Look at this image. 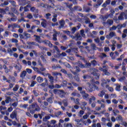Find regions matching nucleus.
<instances>
[{
  "instance_id": "1",
  "label": "nucleus",
  "mask_w": 127,
  "mask_h": 127,
  "mask_svg": "<svg viewBox=\"0 0 127 127\" xmlns=\"http://www.w3.org/2000/svg\"><path fill=\"white\" fill-rule=\"evenodd\" d=\"M27 109L28 111H30L31 109H35V111L36 112H39V111H40V107H39V106L35 102H34L32 105H30Z\"/></svg>"
},
{
  "instance_id": "2",
  "label": "nucleus",
  "mask_w": 127,
  "mask_h": 127,
  "mask_svg": "<svg viewBox=\"0 0 127 127\" xmlns=\"http://www.w3.org/2000/svg\"><path fill=\"white\" fill-rule=\"evenodd\" d=\"M87 87L85 88L86 91L90 92V93H92L94 90L93 89V87L91 86V83L90 82H87Z\"/></svg>"
},
{
  "instance_id": "3",
  "label": "nucleus",
  "mask_w": 127,
  "mask_h": 127,
  "mask_svg": "<svg viewBox=\"0 0 127 127\" xmlns=\"http://www.w3.org/2000/svg\"><path fill=\"white\" fill-rule=\"evenodd\" d=\"M10 118L12 119H15V120H17V111L16 110L13 111L10 115Z\"/></svg>"
},
{
  "instance_id": "4",
  "label": "nucleus",
  "mask_w": 127,
  "mask_h": 127,
  "mask_svg": "<svg viewBox=\"0 0 127 127\" xmlns=\"http://www.w3.org/2000/svg\"><path fill=\"white\" fill-rule=\"evenodd\" d=\"M80 93L81 94V96L84 100H87V99H88L89 97V94H88V93H86L85 91H81Z\"/></svg>"
},
{
  "instance_id": "5",
  "label": "nucleus",
  "mask_w": 127,
  "mask_h": 127,
  "mask_svg": "<svg viewBox=\"0 0 127 127\" xmlns=\"http://www.w3.org/2000/svg\"><path fill=\"white\" fill-rule=\"evenodd\" d=\"M75 65H77V66L79 67V68H81V69L85 68V64H83V63L80 61H78L77 62L75 63Z\"/></svg>"
},
{
  "instance_id": "6",
  "label": "nucleus",
  "mask_w": 127,
  "mask_h": 127,
  "mask_svg": "<svg viewBox=\"0 0 127 127\" xmlns=\"http://www.w3.org/2000/svg\"><path fill=\"white\" fill-rule=\"evenodd\" d=\"M32 68L35 71V72H37L38 74H41V75H44V73L41 71L39 68L35 66H31Z\"/></svg>"
},
{
  "instance_id": "7",
  "label": "nucleus",
  "mask_w": 127,
  "mask_h": 127,
  "mask_svg": "<svg viewBox=\"0 0 127 127\" xmlns=\"http://www.w3.org/2000/svg\"><path fill=\"white\" fill-rule=\"evenodd\" d=\"M83 10L85 11V12H90V11L92 10V8L88 6L84 5L83 6Z\"/></svg>"
},
{
  "instance_id": "8",
  "label": "nucleus",
  "mask_w": 127,
  "mask_h": 127,
  "mask_svg": "<svg viewBox=\"0 0 127 127\" xmlns=\"http://www.w3.org/2000/svg\"><path fill=\"white\" fill-rule=\"evenodd\" d=\"M77 48H71L70 49L67 50L65 52L66 53H68L69 55H71V53H72V52H74V51H77Z\"/></svg>"
},
{
  "instance_id": "9",
  "label": "nucleus",
  "mask_w": 127,
  "mask_h": 127,
  "mask_svg": "<svg viewBox=\"0 0 127 127\" xmlns=\"http://www.w3.org/2000/svg\"><path fill=\"white\" fill-rule=\"evenodd\" d=\"M112 15V14H107L105 15H102L101 16V19H102V20H103L104 21H106V20H107V19H108V18H109V17H111Z\"/></svg>"
},
{
  "instance_id": "10",
  "label": "nucleus",
  "mask_w": 127,
  "mask_h": 127,
  "mask_svg": "<svg viewBox=\"0 0 127 127\" xmlns=\"http://www.w3.org/2000/svg\"><path fill=\"white\" fill-rule=\"evenodd\" d=\"M104 1V0H97V4H95L94 5V7H96V8H98L102 3H103Z\"/></svg>"
},
{
  "instance_id": "11",
  "label": "nucleus",
  "mask_w": 127,
  "mask_h": 127,
  "mask_svg": "<svg viewBox=\"0 0 127 127\" xmlns=\"http://www.w3.org/2000/svg\"><path fill=\"white\" fill-rule=\"evenodd\" d=\"M54 33L53 35V40L54 41H57V35L58 34V32L56 31V30H54Z\"/></svg>"
},
{
  "instance_id": "12",
  "label": "nucleus",
  "mask_w": 127,
  "mask_h": 127,
  "mask_svg": "<svg viewBox=\"0 0 127 127\" xmlns=\"http://www.w3.org/2000/svg\"><path fill=\"white\" fill-rule=\"evenodd\" d=\"M51 118V117L50 115L46 116L44 118H43V121L45 123H46V124H49L50 122L48 121V120H50Z\"/></svg>"
},
{
  "instance_id": "13",
  "label": "nucleus",
  "mask_w": 127,
  "mask_h": 127,
  "mask_svg": "<svg viewBox=\"0 0 127 127\" xmlns=\"http://www.w3.org/2000/svg\"><path fill=\"white\" fill-rule=\"evenodd\" d=\"M65 4L66 7H68V8H69V9H70L71 11H74V9H73V7H72L73 6V4L69 3H65Z\"/></svg>"
},
{
  "instance_id": "14",
  "label": "nucleus",
  "mask_w": 127,
  "mask_h": 127,
  "mask_svg": "<svg viewBox=\"0 0 127 127\" xmlns=\"http://www.w3.org/2000/svg\"><path fill=\"white\" fill-rule=\"evenodd\" d=\"M75 40L76 41H79L82 40V37L79 33H75Z\"/></svg>"
},
{
  "instance_id": "15",
  "label": "nucleus",
  "mask_w": 127,
  "mask_h": 127,
  "mask_svg": "<svg viewBox=\"0 0 127 127\" xmlns=\"http://www.w3.org/2000/svg\"><path fill=\"white\" fill-rule=\"evenodd\" d=\"M48 78L50 79V82L51 84V85H53V83H54V77L53 76H51V75L49 73H47Z\"/></svg>"
},
{
  "instance_id": "16",
  "label": "nucleus",
  "mask_w": 127,
  "mask_h": 127,
  "mask_svg": "<svg viewBox=\"0 0 127 127\" xmlns=\"http://www.w3.org/2000/svg\"><path fill=\"white\" fill-rule=\"evenodd\" d=\"M94 41L98 44V46H102V44L103 43V42L100 41V38L99 37H97V38L94 39Z\"/></svg>"
},
{
  "instance_id": "17",
  "label": "nucleus",
  "mask_w": 127,
  "mask_h": 127,
  "mask_svg": "<svg viewBox=\"0 0 127 127\" xmlns=\"http://www.w3.org/2000/svg\"><path fill=\"white\" fill-rule=\"evenodd\" d=\"M60 23V26L59 28H63L64 27V26L65 25V20L62 19L59 21Z\"/></svg>"
},
{
  "instance_id": "18",
  "label": "nucleus",
  "mask_w": 127,
  "mask_h": 127,
  "mask_svg": "<svg viewBox=\"0 0 127 127\" xmlns=\"http://www.w3.org/2000/svg\"><path fill=\"white\" fill-rule=\"evenodd\" d=\"M65 95H66V92L63 90H61L60 93L59 94V97H60V98H64V97H65Z\"/></svg>"
},
{
  "instance_id": "19",
  "label": "nucleus",
  "mask_w": 127,
  "mask_h": 127,
  "mask_svg": "<svg viewBox=\"0 0 127 127\" xmlns=\"http://www.w3.org/2000/svg\"><path fill=\"white\" fill-rule=\"evenodd\" d=\"M10 9L12 11V12L15 13V14H16L17 15H18V14H19V12H18V11L17 10V9H16V8L15 7H11Z\"/></svg>"
},
{
  "instance_id": "20",
  "label": "nucleus",
  "mask_w": 127,
  "mask_h": 127,
  "mask_svg": "<svg viewBox=\"0 0 127 127\" xmlns=\"http://www.w3.org/2000/svg\"><path fill=\"white\" fill-rule=\"evenodd\" d=\"M26 71L25 70H23V71H22L20 74V78H21L22 79H25V76H26Z\"/></svg>"
},
{
  "instance_id": "21",
  "label": "nucleus",
  "mask_w": 127,
  "mask_h": 127,
  "mask_svg": "<svg viewBox=\"0 0 127 127\" xmlns=\"http://www.w3.org/2000/svg\"><path fill=\"white\" fill-rule=\"evenodd\" d=\"M23 34H24V36H25L24 39H28V38H30V37H31V35H30V34H28L26 32H24L23 33Z\"/></svg>"
},
{
  "instance_id": "22",
  "label": "nucleus",
  "mask_w": 127,
  "mask_h": 127,
  "mask_svg": "<svg viewBox=\"0 0 127 127\" xmlns=\"http://www.w3.org/2000/svg\"><path fill=\"white\" fill-rule=\"evenodd\" d=\"M111 3V0H107L105 3H104L102 5V6L103 7H106L107 5H109Z\"/></svg>"
},
{
  "instance_id": "23",
  "label": "nucleus",
  "mask_w": 127,
  "mask_h": 127,
  "mask_svg": "<svg viewBox=\"0 0 127 127\" xmlns=\"http://www.w3.org/2000/svg\"><path fill=\"white\" fill-rule=\"evenodd\" d=\"M34 37L35 38V41H37V42H38V43H41V41H40V36L34 35Z\"/></svg>"
},
{
  "instance_id": "24",
  "label": "nucleus",
  "mask_w": 127,
  "mask_h": 127,
  "mask_svg": "<svg viewBox=\"0 0 127 127\" xmlns=\"http://www.w3.org/2000/svg\"><path fill=\"white\" fill-rule=\"evenodd\" d=\"M41 50H45V51H48V49L44 46H41L38 44L37 45Z\"/></svg>"
},
{
  "instance_id": "25",
  "label": "nucleus",
  "mask_w": 127,
  "mask_h": 127,
  "mask_svg": "<svg viewBox=\"0 0 127 127\" xmlns=\"http://www.w3.org/2000/svg\"><path fill=\"white\" fill-rule=\"evenodd\" d=\"M14 67L15 68V69L18 70L19 71H20L22 69L21 65H20L19 64L18 65H17V64H15Z\"/></svg>"
},
{
  "instance_id": "26",
  "label": "nucleus",
  "mask_w": 127,
  "mask_h": 127,
  "mask_svg": "<svg viewBox=\"0 0 127 127\" xmlns=\"http://www.w3.org/2000/svg\"><path fill=\"white\" fill-rule=\"evenodd\" d=\"M62 115V112L61 111H59L55 113V117L56 118H59L60 116Z\"/></svg>"
},
{
  "instance_id": "27",
  "label": "nucleus",
  "mask_w": 127,
  "mask_h": 127,
  "mask_svg": "<svg viewBox=\"0 0 127 127\" xmlns=\"http://www.w3.org/2000/svg\"><path fill=\"white\" fill-rule=\"evenodd\" d=\"M124 15H125V12H122L118 17L119 20H123L124 19Z\"/></svg>"
},
{
  "instance_id": "28",
  "label": "nucleus",
  "mask_w": 127,
  "mask_h": 127,
  "mask_svg": "<svg viewBox=\"0 0 127 127\" xmlns=\"http://www.w3.org/2000/svg\"><path fill=\"white\" fill-rule=\"evenodd\" d=\"M9 2H10V4L13 6L14 7H15L16 6V2L14 1V0H9Z\"/></svg>"
},
{
  "instance_id": "29",
  "label": "nucleus",
  "mask_w": 127,
  "mask_h": 127,
  "mask_svg": "<svg viewBox=\"0 0 127 127\" xmlns=\"http://www.w3.org/2000/svg\"><path fill=\"white\" fill-rule=\"evenodd\" d=\"M37 82H38V83H42V82H43V78L40 77V76H39L38 77H37Z\"/></svg>"
},
{
  "instance_id": "30",
  "label": "nucleus",
  "mask_w": 127,
  "mask_h": 127,
  "mask_svg": "<svg viewBox=\"0 0 127 127\" xmlns=\"http://www.w3.org/2000/svg\"><path fill=\"white\" fill-rule=\"evenodd\" d=\"M12 99H11V98H10V97H7L6 100H5V102L6 104H9V102H12Z\"/></svg>"
},
{
  "instance_id": "31",
  "label": "nucleus",
  "mask_w": 127,
  "mask_h": 127,
  "mask_svg": "<svg viewBox=\"0 0 127 127\" xmlns=\"http://www.w3.org/2000/svg\"><path fill=\"white\" fill-rule=\"evenodd\" d=\"M90 64L91 65H93V66H97L98 63H97V61H96V60H92L90 62Z\"/></svg>"
},
{
  "instance_id": "32",
  "label": "nucleus",
  "mask_w": 127,
  "mask_h": 127,
  "mask_svg": "<svg viewBox=\"0 0 127 127\" xmlns=\"http://www.w3.org/2000/svg\"><path fill=\"white\" fill-rule=\"evenodd\" d=\"M53 98H52V97H51L49 98H47L46 101L48 102V103H49L50 104H52V103H53Z\"/></svg>"
},
{
  "instance_id": "33",
  "label": "nucleus",
  "mask_w": 127,
  "mask_h": 127,
  "mask_svg": "<svg viewBox=\"0 0 127 127\" xmlns=\"http://www.w3.org/2000/svg\"><path fill=\"white\" fill-rule=\"evenodd\" d=\"M96 72H98V70L96 69H93V72L92 73V75H93V76H98V75L100 74V73H97Z\"/></svg>"
},
{
  "instance_id": "34",
  "label": "nucleus",
  "mask_w": 127,
  "mask_h": 127,
  "mask_svg": "<svg viewBox=\"0 0 127 127\" xmlns=\"http://www.w3.org/2000/svg\"><path fill=\"white\" fill-rule=\"evenodd\" d=\"M47 22L46 20H44V21L41 22V25L43 27H46Z\"/></svg>"
},
{
  "instance_id": "35",
  "label": "nucleus",
  "mask_w": 127,
  "mask_h": 127,
  "mask_svg": "<svg viewBox=\"0 0 127 127\" xmlns=\"http://www.w3.org/2000/svg\"><path fill=\"white\" fill-rule=\"evenodd\" d=\"M61 90L60 89H54L53 92L55 95H59V93H60V91Z\"/></svg>"
},
{
  "instance_id": "36",
  "label": "nucleus",
  "mask_w": 127,
  "mask_h": 127,
  "mask_svg": "<svg viewBox=\"0 0 127 127\" xmlns=\"http://www.w3.org/2000/svg\"><path fill=\"white\" fill-rule=\"evenodd\" d=\"M115 89L118 92H121V85L119 84H117Z\"/></svg>"
},
{
  "instance_id": "37",
  "label": "nucleus",
  "mask_w": 127,
  "mask_h": 127,
  "mask_svg": "<svg viewBox=\"0 0 127 127\" xmlns=\"http://www.w3.org/2000/svg\"><path fill=\"white\" fill-rule=\"evenodd\" d=\"M20 3L21 5H25L26 4H27V1H26V0H21L20 1Z\"/></svg>"
},
{
  "instance_id": "38",
  "label": "nucleus",
  "mask_w": 127,
  "mask_h": 127,
  "mask_svg": "<svg viewBox=\"0 0 127 127\" xmlns=\"http://www.w3.org/2000/svg\"><path fill=\"white\" fill-rule=\"evenodd\" d=\"M74 79L76 80L77 82H78V83H80V82H81V80H80V77H79V76L78 75H75L73 77Z\"/></svg>"
},
{
  "instance_id": "39",
  "label": "nucleus",
  "mask_w": 127,
  "mask_h": 127,
  "mask_svg": "<svg viewBox=\"0 0 127 127\" xmlns=\"http://www.w3.org/2000/svg\"><path fill=\"white\" fill-rule=\"evenodd\" d=\"M85 23H86V24H88L89 23H91V20H90V18H88V17H86L85 19Z\"/></svg>"
},
{
  "instance_id": "40",
  "label": "nucleus",
  "mask_w": 127,
  "mask_h": 127,
  "mask_svg": "<svg viewBox=\"0 0 127 127\" xmlns=\"http://www.w3.org/2000/svg\"><path fill=\"white\" fill-rule=\"evenodd\" d=\"M0 13L1 14H6V11L3 8H0Z\"/></svg>"
},
{
  "instance_id": "41",
  "label": "nucleus",
  "mask_w": 127,
  "mask_h": 127,
  "mask_svg": "<svg viewBox=\"0 0 127 127\" xmlns=\"http://www.w3.org/2000/svg\"><path fill=\"white\" fill-rule=\"evenodd\" d=\"M28 45H35V46H37L38 45V44H37L35 42H30L28 43Z\"/></svg>"
},
{
  "instance_id": "42",
  "label": "nucleus",
  "mask_w": 127,
  "mask_h": 127,
  "mask_svg": "<svg viewBox=\"0 0 127 127\" xmlns=\"http://www.w3.org/2000/svg\"><path fill=\"white\" fill-rule=\"evenodd\" d=\"M64 127H73V126L71 123L64 124Z\"/></svg>"
},
{
  "instance_id": "43",
  "label": "nucleus",
  "mask_w": 127,
  "mask_h": 127,
  "mask_svg": "<svg viewBox=\"0 0 127 127\" xmlns=\"http://www.w3.org/2000/svg\"><path fill=\"white\" fill-rule=\"evenodd\" d=\"M30 10L31 11H33L34 12H38V10L36 9V8L34 7H31L30 8Z\"/></svg>"
},
{
  "instance_id": "44",
  "label": "nucleus",
  "mask_w": 127,
  "mask_h": 127,
  "mask_svg": "<svg viewBox=\"0 0 127 127\" xmlns=\"http://www.w3.org/2000/svg\"><path fill=\"white\" fill-rule=\"evenodd\" d=\"M63 103L64 104V107H67V106H68V101H67V100L66 99H64L63 101Z\"/></svg>"
},
{
  "instance_id": "45",
  "label": "nucleus",
  "mask_w": 127,
  "mask_h": 127,
  "mask_svg": "<svg viewBox=\"0 0 127 127\" xmlns=\"http://www.w3.org/2000/svg\"><path fill=\"white\" fill-rule=\"evenodd\" d=\"M42 42L43 43H44L46 45H49V43H50V41L47 40H45L44 41H42Z\"/></svg>"
},
{
  "instance_id": "46",
  "label": "nucleus",
  "mask_w": 127,
  "mask_h": 127,
  "mask_svg": "<svg viewBox=\"0 0 127 127\" xmlns=\"http://www.w3.org/2000/svg\"><path fill=\"white\" fill-rule=\"evenodd\" d=\"M91 63L86 62L85 64H84V68H89V67H91Z\"/></svg>"
},
{
  "instance_id": "47",
  "label": "nucleus",
  "mask_w": 127,
  "mask_h": 127,
  "mask_svg": "<svg viewBox=\"0 0 127 127\" xmlns=\"http://www.w3.org/2000/svg\"><path fill=\"white\" fill-rule=\"evenodd\" d=\"M116 120L117 121H123V117L120 115H118L116 117Z\"/></svg>"
},
{
  "instance_id": "48",
  "label": "nucleus",
  "mask_w": 127,
  "mask_h": 127,
  "mask_svg": "<svg viewBox=\"0 0 127 127\" xmlns=\"http://www.w3.org/2000/svg\"><path fill=\"white\" fill-rule=\"evenodd\" d=\"M102 83H101V86H102L103 87H104V86H105V84H107V81L106 80V79L102 78Z\"/></svg>"
},
{
  "instance_id": "49",
  "label": "nucleus",
  "mask_w": 127,
  "mask_h": 127,
  "mask_svg": "<svg viewBox=\"0 0 127 127\" xmlns=\"http://www.w3.org/2000/svg\"><path fill=\"white\" fill-rule=\"evenodd\" d=\"M38 7H45V4L43 3H38Z\"/></svg>"
},
{
  "instance_id": "50",
  "label": "nucleus",
  "mask_w": 127,
  "mask_h": 127,
  "mask_svg": "<svg viewBox=\"0 0 127 127\" xmlns=\"http://www.w3.org/2000/svg\"><path fill=\"white\" fill-rule=\"evenodd\" d=\"M56 123H57L56 120H53L51 121L50 125H53V126H55V125H57L56 124Z\"/></svg>"
},
{
  "instance_id": "51",
  "label": "nucleus",
  "mask_w": 127,
  "mask_h": 127,
  "mask_svg": "<svg viewBox=\"0 0 127 127\" xmlns=\"http://www.w3.org/2000/svg\"><path fill=\"white\" fill-rule=\"evenodd\" d=\"M80 99L79 98H76V99H74V103L76 104V105H80Z\"/></svg>"
},
{
  "instance_id": "52",
  "label": "nucleus",
  "mask_w": 127,
  "mask_h": 127,
  "mask_svg": "<svg viewBox=\"0 0 127 127\" xmlns=\"http://www.w3.org/2000/svg\"><path fill=\"white\" fill-rule=\"evenodd\" d=\"M113 113H114V116H117V114H119L120 111L116 109L115 110H113Z\"/></svg>"
},
{
  "instance_id": "53",
  "label": "nucleus",
  "mask_w": 127,
  "mask_h": 127,
  "mask_svg": "<svg viewBox=\"0 0 127 127\" xmlns=\"http://www.w3.org/2000/svg\"><path fill=\"white\" fill-rule=\"evenodd\" d=\"M16 27H18V28H20V26L18 25V24L16 23L13 24V29H14V28H16Z\"/></svg>"
},
{
  "instance_id": "54",
  "label": "nucleus",
  "mask_w": 127,
  "mask_h": 127,
  "mask_svg": "<svg viewBox=\"0 0 127 127\" xmlns=\"http://www.w3.org/2000/svg\"><path fill=\"white\" fill-rule=\"evenodd\" d=\"M26 73H28V74H31V73H32V69L30 68H26Z\"/></svg>"
},
{
  "instance_id": "55",
  "label": "nucleus",
  "mask_w": 127,
  "mask_h": 127,
  "mask_svg": "<svg viewBox=\"0 0 127 127\" xmlns=\"http://www.w3.org/2000/svg\"><path fill=\"white\" fill-rule=\"evenodd\" d=\"M76 31L77 28H76V27H74L71 29V33H72V34H74V33H75Z\"/></svg>"
},
{
  "instance_id": "56",
  "label": "nucleus",
  "mask_w": 127,
  "mask_h": 127,
  "mask_svg": "<svg viewBox=\"0 0 127 127\" xmlns=\"http://www.w3.org/2000/svg\"><path fill=\"white\" fill-rule=\"evenodd\" d=\"M8 14L10 15L11 17H15V15L14 14V13H13V12H9Z\"/></svg>"
},
{
  "instance_id": "57",
  "label": "nucleus",
  "mask_w": 127,
  "mask_h": 127,
  "mask_svg": "<svg viewBox=\"0 0 127 127\" xmlns=\"http://www.w3.org/2000/svg\"><path fill=\"white\" fill-rule=\"evenodd\" d=\"M54 7V4H49L47 5V8H53Z\"/></svg>"
},
{
  "instance_id": "58",
  "label": "nucleus",
  "mask_w": 127,
  "mask_h": 127,
  "mask_svg": "<svg viewBox=\"0 0 127 127\" xmlns=\"http://www.w3.org/2000/svg\"><path fill=\"white\" fill-rule=\"evenodd\" d=\"M18 21L19 22H22V21H23V22H25V21H26V20H25L24 19V17H21V18L19 19H18Z\"/></svg>"
},
{
  "instance_id": "59",
  "label": "nucleus",
  "mask_w": 127,
  "mask_h": 127,
  "mask_svg": "<svg viewBox=\"0 0 127 127\" xmlns=\"http://www.w3.org/2000/svg\"><path fill=\"white\" fill-rule=\"evenodd\" d=\"M18 90V85H15L14 87L13 88V91L14 92H16Z\"/></svg>"
},
{
  "instance_id": "60",
  "label": "nucleus",
  "mask_w": 127,
  "mask_h": 127,
  "mask_svg": "<svg viewBox=\"0 0 127 127\" xmlns=\"http://www.w3.org/2000/svg\"><path fill=\"white\" fill-rule=\"evenodd\" d=\"M126 80V77L125 76H122L119 78L120 82H123Z\"/></svg>"
},
{
  "instance_id": "61",
  "label": "nucleus",
  "mask_w": 127,
  "mask_h": 127,
  "mask_svg": "<svg viewBox=\"0 0 127 127\" xmlns=\"http://www.w3.org/2000/svg\"><path fill=\"white\" fill-rule=\"evenodd\" d=\"M105 92L101 91L100 93L98 94V96L99 97H101L102 98H103V96H104V95H105Z\"/></svg>"
},
{
  "instance_id": "62",
  "label": "nucleus",
  "mask_w": 127,
  "mask_h": 127,
  "mask_svg": "<svg viewBox=\"0 0 127 127\" xmlns=\"http://www.w3.org/2000/svg\"><path fill=\"white\" fill-rule=\"evenodd\" d=\"M107 24H108V25H109L110 26H111V25H112V20L111 19H108L107 21Z\"/></svg>"
},
{
  "instance_id": "63",
  "label": "nucleus",
  "mask_w": 127,
  "mask_h": 127,
  "mask_svg": "<svg viewBox=\"0 0 127 127\" xmlns=\"http://www.w3.org/2000/svg\"><path fill=\"white\" fill-rule=\"evenodd\" d=\"M8 4V2L6 1H5L3 3H1V6L2 7H3L5 5H7Z\"/></svg>"
},
{
  "instance_id": "64",
  "label": "nucleus",
  "mask_w": 127,
  "mask_h": 127,
  "mask_svg": "<svg viewBox=\"0 0 127 127\" xmlns=\"http://www.w3.org/2000/svg\"><path fill=\"white\" fill-rule=\"evenodd\" d=\"M35 84H36V81H32L31 82V84L30 85V87H34V85H35Z\"/></svg>"
}]
</instances>
